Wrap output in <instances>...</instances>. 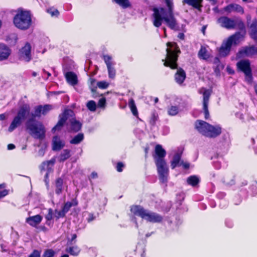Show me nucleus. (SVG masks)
I'll return each mask as SVG.
<instances>
[{
	"instance_id": "nucleus-43",
	"label": "nucleus",
	"mask_w": 257,
	"mask_h": 257,
	"mask_svg": "<svg viewBox=\"0 0 257 257\" xmlns=\"http://www.w3.org/2000/svg\"><path fill=\"white\" fill-rule=\"evenodd\" d=\"M109 85V83L106 81H101L97 83V86L100 89H106Z\"/></svg>"
},
{
	"instance_id": "nucleus-53",
	"label": "nucleus",
	"mask_w": 257,
	"mask_h": 257,
	"mask_svg": "<svg viewBox=\"0 0 257 257\" xmlns=\"http://www.w3.org/2000/svg\"><path fill=\"white\" fill-rule=\"evenodd\" d=\"M179 166H182L184 169H188L190 167V164L187 162L181 161Z\"/></svg>"
},
{
	"instance_id": "nucleus-18",
	"label": "nucleus",
	"mask_w": 257,
	"mask_h": 257,
	"mask_svg": "<svg viewBox=\"0 0 257 257\" xmlns=\"http://www.w3.org/2000/svg\"><path fill=\"white\" fill-rule=\"evenodd\" d=\"M10 54V49L6 45L0 44V61L7 59Z\"/></svg>"
},
{
	"instance_id": "nucleus-37",
	"label": "nucleus",
	"mask_w": 257,
	"mask_h": 257,
	"mask_svg": "<svg viewBox=\"0 0 257 257\" xmlns=\"http://www.w3.org/2000/svg\"><path fill=\"white\" fill-rule=\"evenodd\" d=\"M87 108L91 111H95L96 109V104L93 100H90L86 103Z\"/></svg>"
},
{
	"instance_id": "nucleus-16",
	"label": "nucleus",
	"mask_w": 257,
	"mask_h": 257,
	"mask_svg": "<svg viewBox=\"0 0 257 257\" xmlns=\"http://www.w3.org/2000/svg\"><path fill=\"white\" fill-rule=\"evenodd\" d=\"M224 10L227 13L237 12L240 14L244 13L242 7L236 4H231L227 6L224 8Z\"/></svg>"
},
{
	"instance_id": "nucleus-51",
	"label": "nucleus",
	"mask_w": 257,
	"mask_h": 257,
	"mask_svg": "<svg viewBox=\"0 0 257 257\" xmlns=\"http://www.w3.org/2000/svg\"><path fill=\"white\" fill-rule=\"evenodd\" d=\"M123 167H124V165L122 163L119 162L117 164L116 170L118 172H120L122 171Z\"/></svg>"
},
{
	"instance_id": "nucleus-64",
	"label": "nucleus",
	"mask_w": 257,
	"mask_h": 257,
	"mask_svg": "<svg viewBox=\"0 0 257 257\" xmlns=\"http://www.w3.org/2000/svg\"><path fill=\"white\" fill-rule=\"evenodd\" d=\"M254 90L256 94L257 95V84L254 86Z\"/></svg>"
},
{
	"instance_id": "nucleus-31",
	"label": "nucleus",
	"mask_w": 257,
	"mask_h": 257,
	"mask_svg": "<svg viewBox=\"0 0 257 257\" xmlns=\"http://www.w3.org/2000/svg\"><path fill=\"white\" fill-rule=\"evenodd\" d=\"M128 106L131 109L133 114L135 116H137L138 114L137 107L136 106L135 101L133 99H130L128 101Z\"/></svg>"
},
{
	"instance_id": "nucleus-35",
	"label": "nucleus",
	"mask_w": 257,
	"mask_h": 257,
	"mask_svg": "<svg viewBox=\"0 0 257 257\" xmlns=\"http://www.w3.org/2000/svg\"><path fill=\"white\" fill-rule=\"evenodd\" d=\"M179 112V109L177 106H171L168 109V113L169 115L174 116L178 114Z\"/></svg>"
},
{
	"instance_id": "nucleus-45",
	"label": "nucleus",
	"mask_w": 257,
	"mask_h": 257,
	"mask_svg": "<svg viewBox=\"0 0 257 257\" xmlns=\"http://www.w3.org/2000/svg\"><path fill=\"white\" fill-rule=\"evenodd\" d=\"M53 106L51 105L46 104L44 105L43 106H42V114H46L49 111L51 110Z\"/></svg>"
},
{
	"instance_id": "nucleus-30",
	"label": "nucleus",
	"mask_w": 257,
	"mask_h": 257,
	"mask_svg": "<svg viewBox=\"0 0 257 257\" xmlns=\"http://www.w3.org/2000/svg\"><path fill=\"white\" fill-rule=\"evenodd\" d=\"M198 56L201 59L206 60L209 58V55L205 47H201L198 52Z\"/></svg>"
},
{
	"instance_id": "nucleus-8",
	"label": "nucleus",
	"mask_w": 257,
	"mask_h": 257,
	"mask_svg": "<svg viewBox=\"0 0 257 257\" xmlns=\"http://www.w3.org/2000/svg\"><path fill=\"white\" fill-rule=\"evenodd\" d=\"M195 127L200 133L210 138L216 137L221 132V128L219 125H212L201 120L196 121Z\"/></svg>"
},
{
	"instance_id": "nucleus-52",
	"label": "nucleus",
	"mask_w": 257,
	"mask_h": 257,
	"mask_svg": "<svg viewBox=\"0 0 257 257\" xmlns=\"http://www.w3.org/2000/svg\"><path fill=\"white\" fill-rule=\"evenodd\" d=\"M106 100L105 98H101L99 99L98 102V106L99 107H104L105 104Z\"/></svg>"
},
{
	"instance_id": "nucleus-1",
	"label": "nucleus",
	"mask_w": 257,
	"mask_h": 257,
	"mask_svg": "<svg viewBox=\"0 0 257 257\" xmlns=\"http://www.w3.org/2000/svg\"><path fill=\"white\" fill-rule=\"evenodd\" d=\"M167 9L164 8H154L153 10L152 21L156 27H160L164 21L166 25L172 30H178V23L175 17L174 5L172 0H165Z\"/></svg>"
},
{
	"instance_id": "nucleus-2",
	"label": "nucleus",
	"mask_w": 257,
	"mask_h": 257,
	"mask_svg": "<svg viewBox=\"0 0 257 257\" xmlns=\"http://www.w3.org/2000/svg\"><path fill=\"white\" fill-rule=\"evenodd\" d=\"M166 153L160 145L155 147V155L154 156L155 164L157 166L159 179L162 183H166L169 174V169L166 162L164 160Z\"/></svg>"
},
{
	"instance_id": "nucleus-50",
	"label": "nucleus",
	"mask_w": 257,
	"mask_h": 257,
	"mask_svg": "<svg viewBox=\"0 0 257 257\" xmlns=\"http://www.w3.org/2000/svg\"><path fill=\"white\" fill-rule=\"evenodd\" d=\"M43 75H42V77H43L44 79L47 80L49 77H50L51 74H50V73L46 71L45 69H43Z\"/></svg>"
},
{
	"instance_id": "nucleus-5",
	"label": "nucleus",
	"mask_w": 257,
	"mask_h": 257,
	"mask_svg": "<svg viewBox=\"0 0 257 257\" xmlns=\"http://www.w3.org/2000/svg\"><path fill=\"white\" fill-rule=\"evenodd\" d=\"M73 112L70 109L66 110L64 113L60 116V119L57 125L53 128V131L60 130L66 120L70 123L71 131L77 132L79 131L82 126L81 123L72 117Z\"/></svg>"
},
{
	"instance_id": "nucleus-23",
	"label": "nucleus",
	"mask_w": 257,
	"mask_h": 257,
	"mask_svg": "<svg viewBox=\"0 0 257 257\" xmlns=\"http://www.w3.org/2000/svg\"><path fill=\"white\" fill-rule=\"evenodd\" d=\"M23 120L20 119L18 116H16L13 121H12L9 128L8 131L9 132H12L14 130H15L17 127L20 126L23 122Z\"/></svg>"
},
{
	"instance_id": "nucleus-56",
	"label": "nucleus",
	"mask_w": 257,
	"mask_h": 257,
	"mask_svg": "<svg viewBox=\"0 0 257 257\" xmlns=\"http://www.w3.org/2000/svg\"><path fill=\"white\" fill-rule=\"evenodd\" d=\"M178 38L181 40H184V38H185L184 33H179L178 35Z\"/></svg>"
},
{
	"instance_id": "nucleus-26",
	"label": "nucleus",
	"mask_w": 257,
	"mask_h": 257,
	"mask_svg": "<svg viewBox=\"0 0 257 257\" xmlns=\"http://www.w3.org/2000/svg\"><path fill=\"white\" fill-rule=\"evenodd\" d=\"M64 146V143L61 141L57 137H54L53 139V149L59 150Z\"/></svg>"
},
{
	"instance_id": "nucleus-3",
	"label": "nucleus",
	"mask_w": 257,
	"mask_h": 257,
	"mask_svg": "<svg viewBox=\"0 0 257 257\" xmlns=\"http://www.w3.org/2000/svg\"><path fill=\"white\" fill-rule=\"evenodd\" d=\"M32 18L33 15L30 11L19 8L13 17V22L17 29L26 31L32 26Z\"/></svg>"
},
{
	"instance_id": "nucleus-22",
	"label": "nucleus",
	"mask_w": 257,
	"mask_h": 257,
	"mask_svg": "<svg viewBox=\"0 0 257 257\" xmlns=\"http://www.w3.org/2000/svg\"><path fill=\"white\" fill-rule=\"evenodd\" d=\"M65 77L70 84L75 85L77 83V77L74 73L72 72H67L65 74Z\"/></svg>"
},
{
	"instance_id": "nucleus-38",
	"label": "nucleus",
	"mask_w": 257,
	"mask_h": 257,
	"mask_svg": "<svg viewBox=\"0 0 257 257\" xmlns=\"http://www.w3.org/2000/svg\"><path fill=\"white\" fill-rule=\"evenodd\" d=\"M76 205H77L76 202H67L65 203V204L62 208V210H63L64 212H65L66 213L69 210L70 208L72 206H75Z\"/></svg>"
},
{
	"instance_id": "nucleus-12",
	"label": "nucleus",
	"mask_w": 257,
	"mask_h": 257,
	"mask_svg": "<svg viewBox=\"0 0 257 257\" xmlns=\"http://www.w3.org/2000/svg\"><path fill=\"white\" fill-rule=\"evenodd\" d=\"M198 92L203 94V109L205 114V118L207 119L209 117L208 106L211 90L202 87L198 90Z\"/></svg>"
},
{
	"instance_id": "nucleus-29",
	"label": "nucleus",
	"mask_w": 257,
	"mask_h": 257,
	"mask_svg": "<svg viewBox=\"0 0 257 257\" xmlns=\"http://www.w3.org/2000/svg\"><path fill=\"white\" fill-rule=\"evenodd\" d=\"M199 182V178L196 176H191L189 177L187 179V182L188 184L195 186H196Z\"/></svg>"
},
{
	"instance_id": "nucleus-27",
	"label": "nucleus",
	"mask_w": 257,
	"mask_h": 257,
	"mask_svg": "<svg viewBox=\"0 0 257 257\" xmlns=\"http://www.w3.org/2000/svg\"><path fill=\"white\" fill-rule=\"evenodd\" d=\"M181 152H177L173 157V160L171 162L172 169H174L177 166H179L181 162Z\"/></svg>"
},
{
	"instance_id": "nucleus-36",
	"label": "nucleus",
	"mask_w": 257,
	"mask_h": 257,
	"mask_svg": "<svg viewBox=\"0 0 257 257\" xmlns=\"http://www.w3.org/2000/svg\"><path fill=\"white\" fill-rule=\"evenodd\" d=\"M42 106L39 105L37 106L35 109V112L34 113H32V118L34 119L35 117H39L42 114Z\"/></svg>"
},
{
	"instance_id": "nucleus-62",
	"label": "nucleus",
	"mask_w": 257,
	"mask_h": 257,
	"mask_svg": "<svg viewBox=\"0 0 257 257\" xmlns=\"http://www.w3.org/2000/svg\"><path fill=\"white\" fill-rule=\"evenodd\" d=\"M76 237H77V235H76V234H73L72 235V239H71V240H73L75 239Z\"/></svg>"
},
{
	"instance_id": "nucleus-21",
	"label": "nucleus",
	"mask_w": 257,
	"mask_h": 257,
	"mask_svg": "<svg viewBox=\"0 0 257 257\" xmlns=\"http://www.w3.org/2000/svg\"><path fill=\"white\" fill-rule=\"evenodd\" d=\"M186 78V73L181 68L177 70L175 75V79L176 82L179 84H181Z\"/></svg>"
},
{
	"instance_id": "nucleus-11",
	"label": "nucleus",
	"mask_w": 257,
	"mask_h": 257,
	"mask_svg": "<svg viewBox=\"0 0 257 257\" xmlns=\"http://www.w3.org/2000/svg\"><path fill=\"white\" fill-rule=\"evenodd\" d=\"M237 67L239 70L244 73L246 81L248 83H251L252 77L249 61L247 60H240L237 62Z\"/></svg>"
},
{
	"instance_id": "nucleus-58",
	"label": "nucleus",
	"mask_w": 257,
	"mask_h": 257,
	"mask_svg": "<svg viewBox=\"0 0 257 257\" xmlns=\"http://www.w3.org/2000/svg\"><path fill=\"white\" fill-rule=\"evenodd\" d=\"M91 178L92 179L96 178L97 177V174L95 172H92L91 174Z\"/></svg>"
},
{
	"instance_id": "nucleus-6",
	"label": "nucleus",
	"mask_w": 257,
	"mask_h": 257,
	"mask_svg": "<svg viewBox=\"0 0 257 257\" xmlns=\"http://www.w3.org/2000/svg\"><path fill=\"white\" fill-rule=\"evenodd\" d=\"M26 126L29 134L34 139L42 140L45 138L46 130L41 122L30 118L26 122Z\"/></svg>"
},
{
	"instance_id": "nucleus-13",
	"label": "nucleus",
	"mask_w": 257,
	"mask_h": 257,
	"mask_svg": "<svg viewBox=\"0 0 257 257\" xmlns=\"http://www.w3.org/2000/svg\"><path fill=\"white\" fill-rule=\"evenodd\" d=\"M31 50V45L27 43L20 51L19 57L20 59L25 62H29L32 58Z\"/></svg>"
},
{
	"instance_id": "nucleus-42",
	"label": "nucleus",
	"mask_w": 257,
	"mask_h": 257,
	"mask_svg": "<svg viewBox=\"0 0 257 257\" xmlns=\"http://www.w3.org/2000/svg\"><path fill=\"white\" fill-rule=\"evenodd\" d=\"M47 12L50 14L52 17H57L59 14V11L54 8H50L47 9Z\"/></svg>"
},
{
	"instance_id": "nucleus-17",
	"label": "nucleus",
	"mask_w": 257,
	"mask_h": 257,
	"mask_svg": "<svg viewBox=\"0 0 257 257\" xmlns=\"http://www.w3.org/2000/svg\"><path fill=\"white\" fill-rule=\"evenodd\" d=\"M42 218V216L40 215H36L27 218L26 221L31 226L36 227L40 223Z\"/></svg>"
},
{
	"instance_id": "nucleus-39",
	"label": "nucleus",
	"mask_w": 257,
	"mask_h": 257,
	"mask_svg": "<svg viewBox=\"0 0 257 257\" xmlns=\"http://www.w3.org/2000/svg\"><path fill=\"white\" fill-rule=\"evenodd\" d=\"M115 2L123 8L130 6V3L128 0H114Z\"/></svg>"
},
{
	"instance_id": "nucleus-60",
	"label": "nucleus",
	"mask_w": 257,
	"mask_h": 257,
	"mask_svg": "<svg viewBox=\"0 0 257 257\" xmlns=\"http://www.w3.org/2000/svg\"><path fill=\"white\" fill-rule=\"evenodd\" d=\"M236 116L238 117L240 119H242L243 118V114L241 113H236Z\"/></svg>"
},
{
	"instance_id": "nucleus-28",
	"label": "nucleus",
	"mask_w": 257,
	"mask_h": 257,
	"mask_svg": "<svg viewBox=\"0 0 257 257\" xmlns=\"http://www.w3.org/2000/svg\"><path fill=\"white\" fill-rule=\"evenodd\" d=\"M66 251L72 255H77L80 251V248L77 246H70L66 248Z\"/></svg>"
},
{
	"instance_id": "nucleus-44",
	"label": "nucleus",
	"mask_w": 257,
	"mask_h": 257,
	"mask_svg": "<svg viewBox=\"0 0 257 257\" xmlns=\"http://www.w3.org/2000/svg\"><path fill=\"white\" fill-rule=\"evenodd\" d=\"M66 213L63 211L62 209L61 210H55L54 213V217L56 218V219H59L61 217H63L65 216Z\"/></svg>"
},
{
	"instance_id": "nucleus-40",
	"label": "nucleus",
	"mask_w": 257,
	"mask_h": 257,
	"mask_svg": "<svg viewBox=\"0 0 257 257\" xmlns=\"http://www.w3.org/2000/svg\"><path fill=\"white\" fill-rule=\"evenodd\" d=\"M107 70H108V72L109 77L111 79L114 78V77L115 76L116 71L114 68V66L108 67H107Z\"/></svg>"
},
{
	"instance_id": "nucleus-20",
	"label": "nucleus",
	"mask_w": 257,
	"mask_h": 257,
	"mask_svg": "<svg viewBox=\"0 0 257 257\" xmlns=\"http://www.w3.org/2000/svg\"><path fill=\"white\" fill-rule=\"evenodd\" d=\"M55 160L52 159L48 161L44 162L42 163L40 166V169L41 171L42 170H46L47 173L45 175V177L47 178L48 176V174L51 169L52 167L54 165L55 163Z\"/></svg>"
},
{
	"instance_id": "nucleus-24",
	"label": "nucleus",
	"mask_w": 257,
	"mask_h": 257,
	"mask_svg": "<svg viewBox=\"0 0 257 257\" xmlns=\"http://www.w3.org/2000/svg\"><path fill=\"white\" fill-rule=\"evenodd\" d=\"M202 0H183V3H185L189 6H192L193 7L200 10L202 7L201 3Z\"/></svg>"
},
{
	"instance_id": "nucleus-34",
	"label": "nucleus",
	"mask_w": 257,
	"mask_h": 257,
	"mask_svg": "<svg viewBox=\"0 0 257 257\" xmlns=\"http://www.w3.org/2000/svg\"><path fill=\"white\" fill-rule=\"evenodd\" d=\"M103 60L107 66V67L114 66L115 64V63L112 61V57L109 55H104Z\"/></svg>"
},
{
	"instance_id": "nucleus-57",
	"label": "nucleus",
	"mask_w": 257,
	"mask_h": 257,
	"mask_svg": "<svg viewBox=\"0 0 257 257\" xmlns=\"http://www.w3.org/2000/svg\"><path fill=\"white\" fill-rule=\"evenodd\" d=\"M15 146L14 144H10L8 145V149L9 150L15 149Z\"/></svg>"
},
{
	"instance_id": "nucleus-19",
	"label": "nucleus",
	"mask_w": 257,
	"mask_h": 257,
	"mask_svg": "<svg viewBox=\"0 0 257 257\" xmlns=\"http://www.w3.org/2000/svg\"><path fill=\"white\" fill-rule=\"evenodd\" d=\"M249 28L250 36L253 40L257 41V19H254L252 20Z\"/></svg>"
},
{
	"instance_id": "nucleus-47",
	"label": "nucleus",
	"mask_w": 257,
	"mask_h": 257,
	"mask_svg": "<svg viewBox=\"0 0 257 257\" xmlns=\"http://www.w3.org/2000/svg\"><path fill=\"white\" fill-rule=\"evenodd\" d=\"M89 82L90 83V88L91 89V91H95L96 89V87L95 86V83L96 82V80L95 79H93V78H90L89 79Z\"/></svg>"
},
{
	"instance_id": "nucleus-55",
	"label": "nucleus",
	"mask_w": 257,
	"mask_h": 257,
	"mask_svg": "<svg viewBox=\"0 0 257 257\" xmlns=\"http://www.w3.org/2000/svg\"><path fill=\"white\" fill-rule=\"evenodd\" d=\"M94 218H95V217L92 214H90L87 218V221L88 222H91L92 220H93L94 219Z\"/></svg>"
},
{
	"instance_id": "nucleus-33",
	"label": "nucleus",
	"mask_w": 257,
	"mask_h": 257,
	"mask_svg": "<svg viewBox=\"0 0 257 257\" xmlns=\"http://www.w3.org/2000/svg\"><path fill=\"white\" fill-rule=\"evenodd\" d=\"M70 151L68 150H64L61 153L59 156L60 161H64L70 157Z\"/></svg>"
},
{
	"instance_id": "nucleus-7",
	"label": "nucleus",
	"mask_w": 257,
	"mask_h": 257,
	"mask_svg": "<svg viewBox=\"0 0 257 257\" xmlns=\"http://www.w3.org/2000/svg\"><path fill=\"white\" fill-rule=\"evenodd\" d=\"M244 34L236 33L224 40L219 50V55L222 57L227 56L229 54L231 47L238 44L243 40Z\"/></svg>"
},
{
	"instance_id": "nucleus-63",
	"label": "nucleus",
	"mask_w": 257,
	"mask_h": 257,
	"mask_svg": "<svg viewBox=\"0 0 257 257\" xmlns=\"http://www.w3.org/2000/svg\"><path fill=\"white\" fill-rule=\"evenodd\" d=\"M39 153L41 156H43L44 154V151L43 150H40Z\"/></svg>"
},
{
	"instance_id": "nucleus-46",
	"label": "nucleus",
	"mask_w": 257,
	"mask_h": 257,
	"mask_svg": "<svg viewBox=\"0 0 257 257\" xmlns=\"http://www.w3.org/2000/svg\"><path fill=\"white\" fill-rule=\"evenodd\" d=\"M54 217V214L53 213V210L51 208L49 209L48 213L46 215V219L47 221H50Z\"/></svg>"
},
{
	"instance_id": "nucleus-49",
	"label": "nucleus",
	"mask_w": 257,
	"mask_h": 257,
	"mask_svg": "<svg viewBox=\"0 0 257 257\" xmlns=\"http://www.w3.org/2000/svg\"><path fill=\"white\" fill-rule=\"evenodd\" d=\"M41 252L38 250H34L33 252L30 254L29 257H40Z\"/></svg>"
},
{
	"instance_id": "nucleus-48",
	"label": "nucleus",
	"mask_w": 257,
	"mask_h": 257,
	"mask_svg": "<svg viewBox=\"0 0 257 257\" xmlns=\"http://www.w3.org/2000/svg\"><path fill=\"white\" fill-rule=\"evenodd\" d=\"M158 117L157 115H156L155 113L153 114L150 119V123L152 125H155L156 121L158 119Z\"/></svg>"
},
{
	"instance_id": "nucleus-41",
	"label": "nucleus",
	"mask_w": 257,
	"mask_h": 257,
	"mask_svg": "<svg viewBox=\"0 0 257 257\" xmlns=\"http://www.w3.org/2000/svg\"><path fill=\"white\" fill-rule=\"evenodd\" d=\"M55 252L52 249H46L43 254L42 257H54Z\"/></svg>"
},
{
	"instance_id": "nucleus-15",
	"label": "nucleus",
	"mask_w": 257,
	"mask_h": 257,
	"mask_svg": "<svg viewBox=\"0 0 257 257\" xmlns=\"http://www.w3.org/2000/svg\"><path fill=\"white\" fill-rule=\"evenodd\" d=\"M30 107L28 104H24L19 108L16 115L22 120H24L29 115Z\"/></svg>"
},
{
	"instance_id": "nucleus-4",
	"label": "nucleus",
	"mask_w": 257,
	"mask_h": 257,
	"mask_svg": "<svg viewBox=\"0 0 257 257\" xmlns=\"http://www.w3.org/2000/svg\"><path fill=\"white\" fill-rule=\"evenodd\" d=\"M167 46L166 58L165 60H162L164 62V65L172 69H176L177 67V61L178 54L180 53V50L177 44L174 42H168Z\"/></svg>"
},
{
	"instance_id": "nucleus-14",
	"label": "nucleus",
	"mask_w": 257,
	"mask_h": 257,
	"mask_svg": "<svg viewBox=\"0 0 257 257\" xmlns=\"http://www.w3.org/2000/svg\"><path fill=\"white\" fill-rule=\"evenodd\" d=\"M257 54V47L255 46L242 48L238 52L239 57H250Z\"/></svg>"
},
{
	"instance_id": "nucleus-9",
	"label": "nucleus",
	"mask_w": 257,
	"mask_h": 257,
	"mask_svg": "<svg viewBox=\"0 0 257 257\" xmlns=\"http://www.w3.org/2000/svg\"><path fill=\"white\" fill-rule=\"evenodd\" d=\"M131 212L135 215L140 216L147 221L156 223L162 220V217L158 214L144 209L141 206H133L131 209Z\"/></svg>"
},
{
	"instance_id": "nucleus-54",
	"label": "nucleus",
	"mask_w": 257,
	"mask_h": 257,
	"mask_svg": "<svg viewBox=\"0 0 257 257\" xmlns=\"http://www.w3.org/2000/svg\"><path fill=\"white\" fill-rule=\"evenodd\" d=\"M8 190H4L0 191V198H2L8 194Z\"/></svg>"
},
{
	"instance_id": "nucleus-61",
	"label": "nucleus",
	"mask_w": 257,
	"mask_h": 257,
	"mask_svg": "<svg viewBox=\"0 0 257 257\" xmlns=\"http://www.w3.org/2000/svg\"><path fill=\"white\" fill-rule=\"evenodd\" d=\"M227 71L228 72V73H230V74H232V73H234V71H233L232 70H231V69L230 68H229V67H227Z\"/></svg>"
},
{
	"instance_id": "nucleus-10",
	"label": "nucleus",
	"mask_w": 257,
	"mask_h": 257,
	"mask_svg": "<svg viewBox=\"0 0 257 257\" xmlns=\"http://www.w3.org/2000/svg\"><path fill=\"white\" fill-rule=\"evenodd\" d=\"M220 25L227 29H237L243 30L245 28L244 23L239 19H231L226 17H222L218 19Z\"/></svg>"
},
{
	"instance_id": "nucleus-25",
	"label": "nucleus",
	"mask_w": 257,
	"mask_h": 257,
	"mask_svg": "<svg viewBox=\"0 0 257 257\" xmlns=\"http://www.w3.org/2000/svg\"><path fill=\"white\" fill-rule=\"evenodd\" d=\"M63 189V180L61 178H58L55 181V192L57 195H60Z\"/></svg>"
},
{
	"instance_id": "nucleus-32",
	"label": "nucleus",
	"mask_w": 257,
	"mask_h": 257,
	"mask_svg": "<svg viewBox=\"0 0 257 257\" xmlns=\"http://www.w3.org/2000/svg\"><path fill=\"white\" fill-rule=\"evenodd\" d=\"M83 134L81 133L78 134L70 141V143L72 144H78L80 143L83 140Z\"/></svg>"
},
{
	"instance_id": "nucleus-59",
	"label": "nucleus",
	"mask_w": 257,
	"mask_h": 257,
	"mask_svg": "<svg viewBox=\"0 0 257 257\" xmlns=\"http://www.w3.org/2000/svg\"><path fill=\"white\" fill-rule=\"evenodd\" d=\"M6 117L5 114L3 113L0 114V120H4Z\"/></svg>"
}]
</instances>
